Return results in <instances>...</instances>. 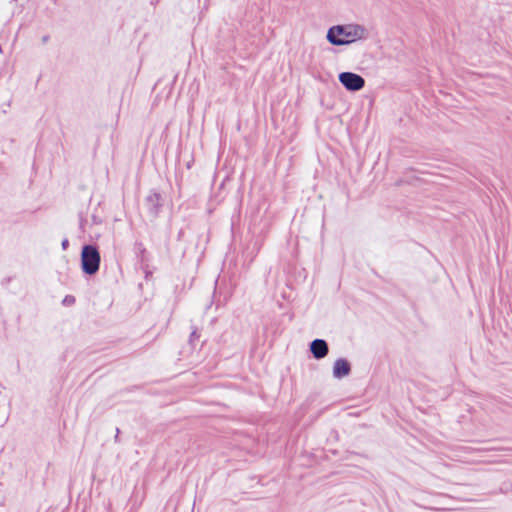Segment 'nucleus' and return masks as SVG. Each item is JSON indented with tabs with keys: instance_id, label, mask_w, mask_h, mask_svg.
Listing matches in <instances>:
<instances>
[{
	"instance_id": "14",
	"label": "nucleus",
	"mask_w": 512,
	"mask_h": 512,
	"mask_svg": "<svg viewBox=\"0 0 512 512\" xmlns=\"http://www.w3.org/2000/svg\"><path fill=\"white\" fill-rule=\"evenodd\" d=\"M145 273H146V278H148L149 276H151V275H152V273H151V272H149V271H146Z\"/></svg>"
},
{
	"instance_id": "5",
	"label": "nucleus",
	"mask_w": 512,
	"mask_h": 512,
	"mask_svg": "<svg viewBox=\"0 0 512 512\" xmlns=\"http://www.w3.org/2000/svg\"><path fill=\"white\" fill-rule=\"evenodd\" d=\"M310 352L317 360L323 359L329 353L328 343L324 339H314L310 345Z\"/></svg>"
},
{
	"instance_id": "15",
	"label": "nucleus",
	"mask_w": 512,
	"mask_h": 512,
	"mask_svg": "<svg viewBox=\"0 0 512 512\" xmlns=\"http://www.w3.org/2000/svg\"><path fill=\"white\" fill-rule=\"evenodd\" d=\"M181 236H182V231L179 232L178 238H180Z\"/></svg>"
},
{
	"instance_id": "10",
	"label": "nucleus",
	"mask_w": 512,
	"mask_h": 512,
	"mask_svg": "<svg viewBox=\"0 0 512 512\" xmlns=\"http://www.w3.org/2000/svg\"><path fill=\"white\" fill-rule=\"evenodd\" d=\"M61 247L63 250H66L69 247V240L67 238L62 240Z\"/></svg>"
},
{
	"instance_id": "7",
	"label": "nucleus",
	"mask_w": 512,
	"mask_h": 512,
	"mask_svg": "<svg viewBox=\"0 0 512 512\" xmlns=\"http://www.w3.org/2000/svg\"><path fill=\"white\" fill-rule=\"evenodd\" d=\"M200 335L197 331V329H193L191 334H190V337H189V342L191 345H194L195 341H197L199 339Z\"/></svg>"
},
{
	"instance_id": "11",
	"label": "nucleus",
	"mask_w": 512,
	"mask_h": 512,
	"mask_svg": "<svg viewBox=\"0 0 512 512\" xmlns=\"http://www.w3.org/2000/svg\"><path fill=\"white\" fill-rule=\"evenodd\" d=\"M92 222H93V224L98 225V224L102 223V220L99 217H97L96 215H92Z\"/></svg>"
},
{
	"instance_id": "6",
	"label": "nucleus",
	"mask_w": 512,
	"mask_h": 512,
	"mask_svg": "<svg viewBox=\"0 0 512 512\" xmlns=\"http://www.w3.org/2000/svg\"><path fill=\"white\" fill-rule=\"evenodd\" d=\"M351 373V364L345 358H338L333 365V377L342 379Z\"/></svg>"
},
{
	"instance_id": "1",
	"label": "nucleus",
	"mask_w": 512,
	"mask_h": 512,
	"mask_svg": "<svg viewBox=\"0 0 512 512\" xmlns=\"http://www.w3.org/2000/svg\"><path fill=\"white\" fill-rule=\"evenodd\" d=\"M368 37V30L359 24L335 25L327 31V41L334 46L349 45Z\"/></svg>"
},
{
	"instance_id": "4",
	"label": "nucleus",
	"mask_w": 512,
	"mask_h": 512,
	"mask_svg": "<svg viewBox=\"0 0 512 512\" xmlns=\"http://www.w3.org/2000/svg\"><path fill=\"white\" fill-rule=\"evenodd\" d=\"M144 204L150 216L156 218L163 207L164 198L160 192L151 190L145 197Z\"/></svg>"
},
{
	"instance_id": "8",
	"label": "nucleus",
	"mask_w": 512,
	"mask_h": 512,
	"mask_svg": "<svg viewBox=\"0 0 512 512\" xmlns=\"http://www.w3.org/2000/svg\"><path fill=\"white\" fill-rule=\"evenodd\" d=\"M78 216H79V228L82 232H84L85 231L84 226L86 223V219L84 218V215L82 212H80Z\"/></svg>"
},
{
	"instance_id": "2",
	"label": "nucleus",
	"mask_w": 512,
	"mask_h": 512,
	"mask_svg": "<svg viewBox=\"0 0 512 512\" xmlns=\"http://www.w3.org/2000/svg\"><path fill=\"white\" fill-rule=\"evenodd\" d=\"M101 256L97 246L86 244L81 250V269L86 275H95L100 268Z\"/></svg>"
},
{
	"instance_id": "3",
	"label": "nucleus",
	"mask_w": 512,
	"mask_h": 512,
	"mask_svg": "<svg viewBox=\"0 0 512 512\" xmlns=\"http://www.w3.org/2000/svg\"><path fill=\"white\" fill-rule=\"evenodd\" d=\"M338 80L350 92L360 91L365 86V79L354 72H341L338 75Z\"/></svg>"
},
{
	"instance_id": "13",
	"label": "nucleus",
	"mask_w": 512,
	"mask_h": 512,
	"mask_svg": "<svg viewBox=\"0 0 512 512\" xmlns=\"http://www.w3.org/2000/svg\"><path fill=\"white\" fill-rule=\"evenodd\" d=\"M49 40V36L48 35H45L42 37V43H47Z\"/></svg>"
},
{
	"instance_id": "12",
	"label": "nucleus",
	"mask_w": 512,
	"mask_h": 512,
	"mask_svg": "<svg viewBox=\"0 0 512 512\" xmlns=\"http://www.w3.org/2000/svg\"><path fill=\"white\" fill-rule=\"evenodd\" d=\"M119 434H120V429L119 428H116V435H115V442H119Z\"/></svg>"
},
{
	"instance_id": "9",
	"label": "nucleus",
	"mask_w": 512,
	"mask_h": 512,
	"mask_svg": "<svg viewBox=\"0 0 512 512\" xmlns=\"http://www.w3.org/2000/svg\"><path fill=\"white\" fill-rule=\"evenodd\" d=\"M75 303V297L72 296V295H67L65 296V298L63 299V304L64 305H72Z\"/></svg>"
}]
</instances>
